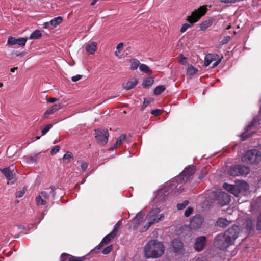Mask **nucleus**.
Listing matches in <instances>:
<instances>
[{
  "label": "nucleus",
  "mask_w": 261,
  "mask_h": 261,
  "mask_svg": "<svg viewBox=\"0 0 261 261\" xmlns=\"http://www.w3.org/2000/svg\"><path fill=\"white\" fill-rule=\"evenodd\" d=\"M27 42V39L25 38H15L12 37H9L8 39L7 44L9 46L18 44L21 46L25 45Z\"/></svg>",
  "instance_id": "nucleus-13"
},
{
  "label": "nucleus",
  "mask_w": 261,
  "mask_h": 261,
  "mask_svg": "<svg viewBox=\"0 0 261 261\" xmlns=\"http://www.w3.org/2000/svg\"><path fill=\"white\" fill-rule=\"evenodd\" d=\"M173 251L176 253L182 254L184 252L183 243L179 239H174L172 242Z\"/></svg>",
  "instance_id": "nucleus-11"
},
{
  "label": "nucleus",
  "mask_w": 261,
  "mask_h": 261,
  "mask_svg": "<svg viewBox=\"0 0 261 261\" xmlns=\"http://www.w3.org/2000/svg\"><path fill=\"white\" fill-rule=\"evenodd\" d=\"M198 71V70L196 68L194 67L192 65H188L187 70V74L188 75L192 76L195 74Z\"/></svg>",
  "instance_id": "nucleus-29"
},
{
  "label": "nucleus",
  "mask_w": 261,
  "mask_h": 261,
  "mask_svg": "<svg viewBox=\"0 0 261 261\" xmlns=\"http://www.w3.org/2000/svg\"><path fill=\"white\" fill-rule=\"evenodd\" d=\"M140 70L146 73H149L150 74L152 73L151 70L150 69V68L148 67V66H147L145 64H142L139 66Z\"/></svg>",
  "instance_id": "nucleus-33"
},
{
  "label": "nucleus",
  "mask_w": 261,
  "mask_h": 261,
  "mask_svg": "<svg viewBox=\"0 0 261 261\" xmlns=\"http://www.w3.org/2000/svg\"><path fill=\"white\" fill-rule=\"evenodd\" d=\"M60 150V146L57 145L53 147V148L50 151V153L53 155L57 153Z\"/></svg>",
  "instance_id": "nucleus-49"
},
{
  "label": "nucleus",
  "mask_w": 261,
  "mask_h": 261,
  "mask_svg": "<svg viewBox=\"0 0 261 261\" xmlns=\"http://www.w3.org/2000/svg\"><path fill=\"white\" fill-rule=\"evenodd\" d=\"M62 104L59 103L53 105L48 109L44 114V117H47L48 115L53 114L55 112L60 110L62 107Z\"/></svg>",
  "instance_id": "nucleus-17"
},
{
  "label": "nucleus",
  "mask_w": 261,
  "mask_h": 261,
  "mask_svg": "<svg viewBox=\"0 0 261 261\" xmlns=\"http://www.w3.org/2000/svg\"><path fill=\"white\" fill-rule=\"evenodd\" d=\"M50 25H50V21L44 23L43 24V27L44 28H50Z\"/></svg>",
  "instance_id": "nucleus-60"
},
{
  "label": "nucleus",
  "mask_w": 261,
  "mask_h": 261,
  "mask_svg": "<svg viewBox=\"0 0 261 261\" xmlns=\"http://www.w3.org/2000/svg\"><path fill=\"white\" fill-rule=\"evenodd\" d=\"M256 229L259 231H261V212L257 218Z\"/></svg>",
  "instance_id": "nucleus-40"
},
{
  "label": "nucleus",
  "mask_w": 261,
  "mask_h": 261,
  "mask_svg": "<svg viewBox=\"0 0 261 261\" xmlns=\"http://www.w3.org/2000/svg\"><path fill=\"white\" fill-rule=\"evenodd\" d=\"M228 173L229 175L232 176H239V171L238 170V168L237 165L234 166L231 168L229 169V170L228 171Z\"/></svg>",
  "instance_id": "nucleus-28"
},
{
  "label": "nucleus",
  "mask_w": 261,
  "mask_h": 261,
  "mask_svg": "<svg viewBox=\"0 0 261 261\" xmlns=\"http://www.w3.org/2000/svg\"><path fill=\"white\" fill-rule=\"evenodd\" d=\"M165 90V87L163 85L157 86L154 90V94L155 95H159Z\"/></svg>",
  "instance_id": "nucleus-34"
},
{
  "label": "nucleus",
  "mask_w": 261,
  "mask_h": 261,
  "mask_svg": "<svg viewBox=\"0 0 261 261\" xmlns=\"http://www.w3.org/2000/svg\"><path fill=\"white\" fill-rule=\"evenodd\" d=\"M206 241V238L205 236H200L196 238L195 239L194 245V249L197 252L203 250L205 247Z\"/></svg>",
  "instance_id": "nucleus-8"
},
{
  "label": "nucleus",
  "mask_w": 261,
  "mask_h": 261,
  "mask_svg": "<svg viewBox=\"0 0 261 261\" xmlns=\"http://www.w3.org/2000/svg\"><path fill=\"white\" fill-rule=\"evenodd\" d=\"M203 222V218L200 215H196L190 221V226L194 229L199 228Z\"/></svg>",
  "instance_id": "nucleus-12"
},
{
  "label": "nucleus",
  "mask_w": 261,
  "mask_h": 261,
  "mask_svg": "<svg viewBox=\"0 0 261 261\" xmlns=\"http://www.w3.org/2000/svg\"><path fill=\"white\" fill-rule=\"evenodd\" d=\"M162 110L159 109H155L151 111V114L152 115L157 116L160 115L162 113Z\"/></svg>",
  "instance_id": "nucleus-46"
},
{
  "label": "nucleus",
  "mask_w": 261,
  "mask_h": 261,
  "mask_svg": "<svg viewBox=\"0 0 261 261\" xmlns=\"http://www.w3.org/2000/svg\"><path fill=\"white\" fill-rule=\"evenodd\" d=\"M42 34L39 30H36L33 32L30 36V39H37L41 37Z\"/></svg>",
  "instance_id": "nucleus-31"
},
{
  "label": "nucleus",
  "mask_w": 261,
  "mask_h": 261,
  "mask_svg": "<svg viewBox=\"0 0 261 261\" xmlns=\"http://www.w3.org/2000/svg\"><path fill=\"white\" fill-rule=\"evenodd\" d=\"M237 0H221V2L223 3H234Z\"/></svg>",
  "instance_id": "nucleus-57"
},
{
  "label": "nucleus",
  "mask_w": 261,
  "mask_h": 261,
  "mask_svg": "<svg viewBox=\"0 0 261 261\" xmlns=\"http://www.w3.org/2000/svg\"><path fill=\"white\" fill-rule=\"evenodd\" d=\"M25 55V53H19L18 54H17L16 55V56L17 57H23Z\"/></svg>",
  "instance_id": "nucleus-63"
},
{
  "label": "nucleus",
  "mask_w": 261,
  "mask_h": 261,
  "mask_svg": "<svg viewBox=\"0 0 261 261\" xmlns=\"http://www.w3.org/2000/svg\"><path fill=\"white\" fill-rule=\"evenodd\" d=\"M154 80L152 77H148L144 80L142 83L144 88H148L151 87L153 84Z\"/></svg>",
  "instance_id": "nucleus-27"
},
{
  "label": "nucleus",
  "mask_w": 261,
  "mask_h": 261,
  "mask_svg": "<svg viewBox=\"0 0 261 261\" xmlns=\"http://www.w3.org/2000/svg\"><path fill=\"white\" fill-rule=\"evenodd\" d=\"M160 209L155 208L152 209L147 215L146 219L148 221L147 224L142 228V231L147 230L151 225L158 223L164 218V214H160Z\"/></svg>",
  "instance_id": "nucleus-4"
},
{
  "label": "nucleus",
  "mask_w": 261,
  "mask_h": 261,
  "mask_svg": "<svg viewBox=\"0 0 261 261\" xmlns=\"http://www.w3.org/2000/svg\"><path fill=\"white\" fill-rule=\"evenodd\" d=\"M97 48V43L95 42H91L85 45V50L89 54H93Z\"/></svg>",
  "instance_id": "nucleus-19"
},
{
  "label": "nucleus",
  "mask_w": 261,
  "mask_h": 261,
  "mask_svg": "<svg viewBox=\"0 0 261 261\" xmlns=\"http://www.w3.org/2000/svg\"><path fill=\"white\" fill-rule=\"evenodd\" d=\"M88 167V164L85 162H83L81 164V169L83 171H85Z\"/></svg>",
  "instance_id": "nucleus-55"
},
{
  "label": "nucleus",
  "mask_w": 261,
  "mask_h": 261,
  "mask_svg": "<svg viewBox=\"0 0 261 261\" xmlns=\"http://www.w3.org/2000/svg\"><path fill=\"white\" fill-rule=\"evenodd\" d=\"M179 62L183 65H185L187 63V58L184 57L182 54L179 55Z\"/></svg>",
  "instance_id": "nucleus-48"
},
{
  "label": "nucleus",
  "mask_w": 261,
  "mask_h": 261,
  "mask_svg": "<svg viewBox=\"0 0 261 261\" xmlns=\"http://www.w3.org/2000/svg\"><path fill=\"white\" fill-rule=\"evenodd\" d=\"M52 127L51 124L46 125L41 130L42 135H44Z\"/></svg>",
  "instance_id": "nucleus-42"
},
{
  "label": "nucleus",
  "mask_w": 261,
  "mask_h": 261,
  "mask_svg": "<svg viewBox=\"0 0 261 261\" xmlns=\"http://www.w3.org/2000/svg\"><path fill=\"white\" fill-rule=\"evenodd\" d=\"M189 204V201L185 200L182 203H178L177 205V208L179 210L184 209Z\"/></svg>",
  "instance_id": "nucleus-39"
},
{
  "label": "nucleus",
  "mask_w": 261,
  "mask_h": 261,
  "mask_svg": "<svg viewBox=\"0 0 261 261\" xmlns=\"http://www.w3.org/2000/svg\"><path fill=\"white\" fill-rule=\"evenodd\" d=\"M191 261H203L200 257H195L193 258Z\"/></svg>",
  "instance_id": "nucleus-64"
},
{
  "label": "nucleus",
  "mask_w": 261,
  "mask_h": 261,
  "mask_svg": "<svg viewBox=\"0 0 261 261\" xmlns=\"http://www.w3.org/2000/svg\"><path fill=\"white\" fill-rule=\"evenodd\" d=\"M73 158V156L72 154L70 152H68L64 155L63 159L67 160V162L69 163L71 159Z\"/></svg>",
  "instance_id": "nucleus-38"
},
{
  "label": "nucleus",
  "mask_w": 261,
  "mask_h": 261,
  "mask_svg": "<svg viewBox=\"0 0 261 261\" xmlns=\"http://www.w3.org/2000/svg\"><path fill=\"white\" fill-rule=\"evenodd\" d=\"M0 170L2 173L9 180H11L13 179L15 174L13 172V170H11L10 167L5 168Z\"/></svg>",
  "instance_id": "nucleus-18"
},
{
  "label": "nucleus",
  "mask_w": 261,
  "mask_h": 261,
  "mask_svg": "<svg viewBox=\"0 0 261 261\" xmlns=\"http://www.w3.org/2000/svg\"><path fill=\"white\" fill-rule=\"evenodd\" d=\"M217 200L219 203L223 206L229 203L230 198L227 193L224 192H220L217 196Z\"/></svg>",
  "instance_id": "nucleus-14"
},
{
  "label": "nucleus",
  "mask_w": 261,
  "mask_h": 261,
  "mask_svg": "<svg viewBox=\"0 0 261 261\" xmlns=\"http://www.w3.org/2000/svg\"><path fill=\"white\" fill-rule=\"evenodd\" d=\"M253 223L250 219H247L242 224V230L247 233H249L253 229Z\"/></svg>",
  "instance_id": "nucleus-15"
},
{
  "label": "nucleus",
  "mask_w": 261,
  "mask_h": 261,
  "mask_svg": "<svg viewBox=\"0 0 261 261\" xmlns=\"http://www.w3.org/2000/svg\"><path fill=\"white\" fill-rule=\"evenodd\" d=\"M193 211V208L189 207L185 212V216L186 217H189L192 214Z\"/></svg>",
  "instance_id": "nucleus-47"
},
{
  "label": "nucleus",
  "mask_w": 261,
  "mask_h": 261,
  "mask_svg": "<svg viewBox=\"0 0 261 261\" xmlns=\"http://www.w3.org/2000/svg\"><path fill=\"white\" fill-rule=\"evenodd\" d=\"M61 261H83L84 257H76L66 253H63L61 256Z\"/></svg>",
  "instance_id": "nucleus-16"
},
{
  "label": "nucleus",
  "mask_w": 261,
  "mask_h": 261,
  "mask_svg": "<svg viewBox=\"0 0 261 261\" xmlns=\"http://www.w3.org/2000/svg\"><path fill=\"white\" fill-rule=\"evenodd\" d=\"M231 37L229 36H225L221 41L222 44H225L228 43L230 40Z\"/></svg>",
  "instance_id": "nucleus-50"
},
{
  "label": "nucleus",
  "mask_w": 261,
  "mask_h": 261,
  "mask_svg": "<svg viewBox=\"0 0 261 261\" xmlns=\"http://www.w3.org/2000/svg\"><path fill=\"white\" fill-rule=\"evenodd\" d=\"M207 10L206 6H202L192 12L191 15L188 16L187 18V20L190 22V24L184 23L182 24L180 29V32L184 33L186 31L188 28L191 27L193 23L198 21L200 18L205 14Z\"/></svg>",
  "instance_id": "nucleus-3"
},
{
  "label": "nucleus",
  "mask_w": 261,
  "mask_h": 261,
  "mask_svg": "<svg viewBox=\"0 0 261 261\" xmlns=\"http://www.w3.org/2000/svg\"><path fill=\"white\" fill-rule=\"evenodd\" d=\"M123 43H119V44L117 45L116 48H117V49H120L122 48L123 47Z\"/></svg>",
  "instance_id": "nucleus-62"
},
{
  "label": "nucleus",
  "mask_w": 261,
  "mask_h": 261,
  "mask_svg": "<svg viewBox=\"0 0 261 261\" xmlns=\"http://www.w3.org/2000/svg\"><path fill=\"white\" fill-rule=\"evenodd\" d=\"M36 202L38 206L44 205L46 203V201L43 198L39 196L36 198Z\"/></svg>",
  "instance_id": "nucleus-36"
},
{
  "label": "nucleus",
  "mask_w": 261,
  "mask_h": 261,
  "mask_svg": "<svg viewBox=\"0 0 261 261\" xmlns=\"http://www.w3.org/2000/svg\"><path fill=\"white\" fill-rule=\"evenodd\" d=\"M195 172V167L194 166L190 165L186 167L180 175L182 179L185 181H188L191 176H192Z\"/></svg>",
  "instance_id": "nucleus-10"
},
{
  "label": "nucleus",
  "mask_w": 261,
  "mask_h": 261,
  "mask_svg": "<svg viewBox=\"0 0 261 261\" xmlns=\"http://www.w3.org/2000/svg\"><path fill=\"white\" fill-rule=\"evenodd\" d=\"M239 228L233 226L228 229L224 233L216 236L214 240V245L220 250H225L234 243L238 237Z\"/></svg>",
  "instance_id": "nucleus-1"
},
{
  "label": "nucleus",
  "mask_w": 261,
  "mask_h": 261,
  "mask_svg": "<svg viewBox=\"0 0 261 261\" xmlns=\"http://www.w3.org/2000/svg\"><path fill=\"white\" fill-rule=\"evenodd\" d=\"M176 183V181H172L171 185L170 184L164 187L158 191V195L160 198H161V199H164L165 197L168 196L170 193L171 192V189L172 188V186H175Z\"/></svg>",
  "instance_id": "nucleus-9"
},
{
  "label": "nucleus",
  "mask_w": 261,
  "mask_h": 261,
  "mask_svg": "<svg viewBox=\"0 0 261 261\" xmlns=\"http://www.w3.org/2000/svg\"><path fill=\"white\" fill-rule=\"evenodd\" d=\"M39 196L43 198L46 201H47V200L48 198V193L47 191H42L40 195H39Z\"/></svg>",
  "instance_id": "nucleus-45"
},
{
  "label": "nucleus",
  "mask_w": 261,
  "mask_h": 261,
  "mask_svg": "<svg viewBox=\"0 0 261 261\" xmlns=\"http://www.w3.org/2000/svg\"><path fill=\"white\" fill-rule=\"evenodd\" d=\"M38 158L37 154H34L33 155L28 156L27 158V160L28 162H32L33 161H35Z\"/></svg>",
  "instance_id": "nucleus-43"
},
{
  "label": "nucleus",
  "mask_w": 261,
  "mask_h": 261,
  "mask_svg": "<svg viewBox=\"0 0 261 261\" xmlns=\"http://www.w3.org/2000/svg\"><path fill=\"white\" fill-rule=\"evenodd\" d=\"M130 69L132 70H135L137 69L138 67L140 65V62L136 59H132V60H130Z\"/></svg>",
  "instance_id": "nucleus-35"
},
{
  "label": "nucleus",
  "mask_w": 261,
  "mask_h": 261,
  "mask_svg": "<svg viewBox=\"0 0 261 261\" xmlns=\"http://www.w3.org/2000/svg\"><path fill=\"white\" fill-rule=\"evenodd\" d=\"M63 21V18L61 16L54 18L50 21V25L53 27H56Z\"/></svg>",
  "instance_id": "nucleus-30"
},
{
  "label": "nucleus",
  "mask_w": 261,
  "mask_h": 261,
  "mask_svg": "<svg viewBox=\"0 0 261 261\" xmlns=\"http://www.w3.org/2000/svg\"><path fill=\"white\" fill-rule=\"evenodd\" d=\"M50 192L49 193L51 194L52 196L53 197H54L55 195V189L54 188H53V187H50Z\"/></svg>",
  "instance_id": "nucleus-61"
},
{
  "label": "nucleus",
  "mask_w": 261,
  "mask_h": 261,
  "mask_svg": "<svg viewBox=\"0 0 261 261\" xmlns=\"http://www.w3.org/2000/svg\"><path fill=\"white\" fill-rule=\"evenodd\" d=\"M255 122L254 121H252V122L249 124L247 127L245 129V132H248V130H249L250 129H251V128L253 127V126L254 125V123Z\"/></svg>",
  "instance_id": "nucleus-53"
},
{
  "label": "nucleus",
  "mask_w": 261,
  "mask_h": 261,
  "mask_svg": "<svg viewBox=\"0 0 261 261\" xmlns=\"http://www.w3.org/2000/svg\"><path fill=\"white\" fill-rule=\"evenodd\" d=\"M126 137V135L125 134L121 135L117 139L116 143L113 147L111 148L110 150H114L118 147V146L121 145L123 142L125 141Z\"/></svg>",
  "instance_id": "nucleus-23"
},
{
  "label": "nucleus",
  "mask_w": 261,
  "mask_h": 261,
  "mask_svg": "<svg viewBox=\"0 0 261 261\" xmlns=\"http://www.w3.org/2000/svg\"><path fill=\"white\" fill-rule=\"evenodd\" d=\"M242 160L249 164H257L261 161V153L256 149L249 150L243 156Z\"/></svg>",
  "instance_id": "nucleus-5"
},
{
  "label": "nucleus",
  "mask_w": 261,
  "mask_h": 261,
  "mask_svg": "<svg viewBox=\"0 0 261 261\" xmlns=\"http://www.w3.org/2000/svg\"><path fill=\"white\" fill-rule=\"evenodd\" d=\"M239 175H246L249 172V169L244 165H237Z\"/></svg>",
  "instance_id": "nucleus-25"
},
{
  "label": "nucleus",
  "mask_w": 261,
  "mask_h": 261,
  "mask_svg": "<svg viewBox=\"0 0 261 261\" xmlns=\"http://www.w3.org/2000/svg\"><path fill=\"white\" fill-rule=\"evenodd\" d=\"M164 251L163 244L154 240L150 241L144 248L145 256L147 258L160 257L164 254Z\"/></svg>",
  "instance_id": "nucleus-2"
},
{
  "label": "nucleus",
  "mask_w": 261,
  "mask_h": 261,
  "mask_svg": "<svg viewBox=\"0 0 261 261\" xmlns=\"http://www.w3.org/2000/svg\"><path fill=\"white\" fill-rule=\"evenodd\" d=\"M148 104L149 101H146L145 99L142 106V110H143L144 109H145L148 106Z\"/></svg>",
  "instance_id": "nucleus-59"
},
{
  "label": "nucleus",
  "mask_w": 261,
  "mask_h": 261,
  "mask_svg": "<svg viewBox=\"0 0 261 261\" xmlns=\"http://www.w3.org/2000/svg\"><path fill=\"white\" fill-rule=\"evenodd\" d=\"M138 81L136 78H133L127 81L123 85L124 88L126 90H130L134 88L137 84Z\"/></svg>",
  "instance_id": "nucleus-21"
},
{
  "label": "nucleus",
  "mask_w": 261,
  "mask_h": 261,
  "mask_svg": "<svg viewBox=\"0 0 261 261\" xmlns=\"http://www.w3.org/2000/svg\"><path fill=\"white\" fill-rule=\"evenodd\" d=\"M82 78V76L80 75H76L75 76H72L71 78V80L75 82L79 80H80Z\"/></svg>",
  "instance_id": "nucleus-54"
},
{
  "label": "nucleus",
  "mask_w": 261,
  "mask_h": 261,
  "mask_svg": "<svg viewBox=\"0 0 261 261\" xmlns=\"http://www.w3.org/2000/svg\"><path fill=\"white\" fill-rule=\"evenodd\" d=\"M115 237V236L110 232L109 234L105 236L101 241L106 245L109 243Z\"/></svg>",
  "instance_id": "nucleus-32"
},
{
  "label": "nucleus",
  "mask_w": 261,
  "mask_h": 261,
  "mask_svg": "<svg viewBox=\"0 0 261 261\" xmlns=\"http://www.w3.org/2000/svg\"><path fill=\"white\" fill-rule=\"evenodd\" d=\"M222 58H220V59H218L217 61H216L215 62H214L213 65H212V68H214L215 67H216L220 63V62H221V60H222Z\"/></svg>",
  "instance_id": "nucleus-56"
},
{
  "label": "nucleus",
  "mask_w": 261,
  "mask_h": 261,
  "mask_svg": "<svg viewBox=\"0 0 261 261\" xmlns=\"http://www.w3.org/2000/svg\"><path fill=\"white\" fill-rule=\"evenodd\" d=\"M104 245L105 244L101 241L99 244H98L96 247H95V248L93 249V251L97 252V251L100 250L104 246Z\"/></svg>",
  "instance_id": "nucleus-51"
},
{
  "label": "nucleus",
  "mask_w": 261,
  "mask_h": 261,
  "mask_svg": "<svg viewBox=\"0 0 261 261\" xmlns=\"http://www.w3.org/2000/svg\"><path fill=\"white\" fill-rule=\"evenodd\" d=\"M143 215L141 213L138 214L134 219L133 220V223L134 224V227H138V225L140 224L143 218Z\"/></svg>",
  "instance_id": "nucleus-24"
},
{
  "label": "nucleus",
  "mask_w": 261,
  "mask_h": 261,
  "mask_svg": "<svg viewBox=\"0 0 261 261\" xmlns=\"http://www.w3.org/2000/svg\"><path fill=\"white\" fill-rule=\"evenodd\" d=\"M213 23L212 20H207L200 24V28L201 30H205L207 28L210 27Z\"/></svg>",
  "instance_id": "nucleus-26"
},
{
  "label": "nucleus",
  "mask_w": 261,
  "mask_h": 261,
  "mask_svg": "<svg viewBox=\"0 0 261 261\" xmlns=\"http://www.w3.org/2000/svg\"><path fill=\"white\" fill-rule=\"evenodd\" d=\"M104 245L105 244L101 241L99 244H98L96 247H95V248L93 249V251L97 252V251L100 250L104 246Z\"/></svg>",
  "instance_id": "nucleus-52"
},
{
  "label": "nucleus",
  "mask_w": 261,
  "mask_h": 261,
  "mask_svg": "<svg viewBox=\"0 0 261 261\" xmlns=\"http://www.w3.org/2000/svg\"><path fill=\"white\" fill-rule=\"evenodd\" d=\"M95 137L100 144L104 145L108 142L109 134L107 130L97 129L95 130Z\"/></svg>",
  "instance_id": "nucleus-7"
},
{
  "label": "nucleus",
  "mask_w": 261,
  "mask_h": 261,
  "mask_svg": "<svg viewBox=\"0 0 261 261\" xmlns=\"http://www.w3.org/2000/svg\"><path fill=\"white\" fill-rule=\"evenodd\" d=\"M120 224H121L120 221H118L116 224V225L114 226L113 230L111 232V233H112L115 237L117 235V233L118 230L120 228Z\"/></svg>",
  "instance_id": "nucleus-37"
},
{
  "label": "nucleus",
  "mask_w": 261,
  "mask_h": 261,
  "mask_svg": "<svg viewBox=\"0 0 261 261\" xmlns=\"http://www.w3.org/2000/svg\"><path fill=\"white\" fill-rule=\"evenodd\" d=\"M113 249L112 245H109V246L105 248L102 251V254H108L110 253Z\"/></svg>",
  "instance_id": "nucleus-41"
},
{
  "label": "nucleus",
  "mask_w": 261,
  "mask_h": 261,
  "mask_svg": "<svg viewBox=\"0 0 261 261\" xmlns=\"http://www.w3.org/2000/svg\"><path fill=\"white\" fill-rule=\"evenodd\" d=\"M218 58V55L217 54H208L206 55L204 58V65L208 66L213 61L216 60Z\"/></svg>",
  "instance_id": "nucleus-20"
},
{
  "label": "nucleus",
  "mask_w": 261,
  "mask_h": 261,
  "mask_svg": "<svg viewBox=\"0 0 261 261\" xmlns=\"http://www.w3.org/2000/svg\"><path fill=\"white\" fill-rule=\"evenodd\" d=\"M230 222V221L227 220L225 218H220L217 220L216 225L220 227H225L228 226Z\"/></svg>",
  "instance_id": "nucleus-22"
},
{
  "label": "nucleus",
  "mask_w": 261,
  "mask_h": 261,
  "mask_svg": "<svg viewBox=\"0 0 261 261\" xmlns=\"http://www.w3.org/2000/svg\"><path fill=\"white\" fill-rule=\"evenodd\" d=\"M223 188L230 193L233 194L235 196H239V194L241 192L242 188L243 190H246L248 188V184L244 181L240 185H233L227 183H224L223 186Z\"/></svg>",
  "instance_id": "nucleus-6"
},
{
  "label": "nucleus",
  "mask_w": 261,
  "mask_h": 261,
  "mask_svg": "<svg viewBox=\"0 0 261 261\" xmlns=\"http://www.w3.org/2000/svg\"><path fill=\"white\" fill-rule=\"evenodd\" d=\"M58 100V98H53L50 97L48 100L47 101L50 103L54 102Z\"/></svg>",
  "instance_id": "nucleus-58"
},
{
  "label": "nucleus",
  "mask_w": 261,
  "mask_h": 261,
  "mask_svg": "<svg viewBox=\"0 0 261 261\" xmlns=\"http://www.w3.org/2000/svg\"><path fill=\"white\" fill-rule=\"evenodd\" d=\"M25 188L24 187L21 190L18 191L16 193L15 195L16 197H21L25 193Z\"/></svg>",
  "instance_id": "nucleus-44"
}]
</instances>
